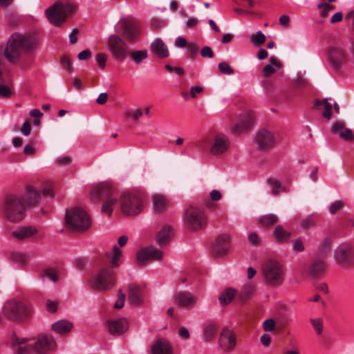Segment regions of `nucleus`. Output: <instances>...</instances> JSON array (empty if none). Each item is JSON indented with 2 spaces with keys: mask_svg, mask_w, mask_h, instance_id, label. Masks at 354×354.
Instances as JSON below:
<instances>
[{
  "mask_svg": "<svg viewBox=\"0 0 354 354\" xmlns=\"http://www.w3.org/2000/svg\"><path fill=\"white\" fill-rule=\"evenodd\" d=\"M118 32H120L130 41H135L140 34L138 24L129 18L121 19L118 24Z\"/></svg>",
  "mask_w": 354,
  "mask_h": 354,
  "instance_id": "12",
  "label": "nucleus"
},
{
  "mask_svg": "<svg viewBox=\"0 0 354 354\" xmlns=\"http://www.w3.org/2000/svg\"><path fill=\"white\" fill-rule=\"evenodd\" d=\"M107 45L109 52L115 59L122 62L129 55L127 44L117 35H111L109 37Z\"/></svg>",
  "mask_w": 354,
  "mask_h": 354,
  "instance_id": "11",
  "label": "nucleus"
},
{
  "mask_svg": "<svg viewBox=\"0 0 354 354\" xmlns=\"http://www.w3.org/2000/svg\"><path fill=\"white\" fill-rule=\"evenodd\" d=\"M315 105L317 106L319 105H324V112L322 115L326 119H330L332 115V106L328 102L327 99L323 100H317Z\"/></svg>",
  "mask_w": 354,
  "mask_h": 354,
  "instance_id": "41",
  "label": "nucleus"
},
{
  "mask_svg": "<svg viewBox=\"0 0 354 354\" xmlns=\"http://www.w3.org/2000/svg\"><path fill=\"white\" fill-rule=\"evenodd\" d=\"M281 63L278 61V59L276 57H270V63L268 65H266L263 69L264 77H270L271 75L275 73L277 69H279L281 67Z\"/></svg>",
  "mask_w": 354,
  "mask_h": 354,
  "instance_id": "34",
  "label": "nucleus"
},
{
  "mask_svg": "<svg viewBox=\"0 0 354 354\" xmlns=\"http://www.w3.org/2000/svg\"><path fill=\"white\" fill-rule=\"evenodd\" d=\"M43 277H47L53 282H56L57 280V271L53 268H47L44 271Z\"/></svg>",
  "mask_w": 354,
  "mask_h": 354,
  "instance_id": "47",
  "label": "nucleus"
},
{
  "mask_svg": "<svg viewBox=\"0 0 354 354\" xmlns=\"http://www.w3.org/2000/svg\"><path fill=\"white\" fill-rule=\"evenodd\" d=\"M71 162V158L68 156L59 157L55 160L56 165L59 166L68 165Z\"/></svg>",
  "mask_w": 354,
  "mask_h": 354,
  "instance_id": "60",
  "label": "nucleus"
},
{
  "mask_svg": "<svg viewBox=\"0 0 354 354\" xmlns=\"http://www.w3.org/2000/svg\"><path fill=\"white\" fill-rule=\"evenodd\" d=\"M326 270V264L323 261L315 260L312 262L310 268V275L313 278L322 276Z\"/></svg>",
  "mask_w": 354,
  "mask_h": 354,
  "instance_id": "32",
  "label": "nucleus"
},
{
  "mask_svg": "<svg viewBox=\"0 0 354 354\" xmlns=\"http://www.w3.org/2000/svg\"><path fill=\"white\" fill-rule=\"evenodd\" d=\"M27 338L19 337L14 334L11 337L12 348L15 354H32L34 353L33 344H28Z\"/></svg>",
  "mask_w": 354,
  "mask_h": 354,
  "instance_id": "19",
  "label": "nucleus"
},
{
  "mask_svg": "<svg viewBox=\"0 0 354 354\" xmlns=\"http://www.w3.org/2000/svg\"><path fill=\"white\" fill-rule=\"evenodd\" d=\"M255 290V286L252 283H248L245 284L241 290L239 294V297L241 300L245 301L247 300L254 292Z\"/></svg>",
  "mask_w": 354,
  "mask_h": 354,
  "instance_id": "38",
  "label": "nucleus"
},
{
  "mask_svg": "<svg viewBox=\"0 0 354 354\" xmlns=\"http://www.w3.org/2000/svg\"><path fill=\"white\" fill-rule=\"evenodd\" d=\"M152 354H173L172 346L166 339H158L151 347Z\"/></svg>",
  "mask_w": 354,
  "mask_h": 354,
  "instance_id": "28",
  "label": "nucleus"
},
{
  "mask_svg": "<svg viewBox=\"0 0 354 354\" xmlns=\"http://www.w3.org/2000/svg\"><path fill=\"white\" fill-rule=\"evenodd\" d=\"M338 136L344 141H352L354 139V136L351 130L348 128L342 130Z\"/></svg>",
  "mask_w": 354,
  "mask_h": 354,
  "instance_id": "48",
  "label": "nucleus"
},
{
  "mask_svg": "<svg viewBox=\"0 0 354 354\" xmlns=\"http://www.w3.org/2000/svg\"><path fill=\"white\" fill-rule=\"evenodd\" d=\"M344 206V203L341 201H336L333 202L330 207H329V212L331 214H334L335 212H337L338 210L342 209Z\"/></svg>",
  "mask_w": 354,
  "mask_h": 354,
  "instance_id": "54",
  "label": "nucleus"
},
{
  "mask_svg": "<svg viewBox=\"0 0 354 354\" xmlns=\"http://www.w3.org/2000/svg\"><path fill=\"white\" fill-rule=\"evenodd\" d=\"M254 123V115L252 111H245L240 114L236 124L232 128L234 134L239 135L248 131Z\"/></svg>",
  "mask_w": 354,
  "mask_h": 354,
  "instance_id": "16",
  "label": "nucleus"
},
{
  "mask_svg": "<svg viewBox=\"0 0 354 354\" xmlns=\"http://www.w3.org/2000/svg\"><path fill=\"white\" fill-rule=\"evenodd\" d=\"M219 71L224 75H232L234 73V69L230 66V64L225 62H222L218 64Z\"/></svg>",
  "mask_w": 354,
  "mask_h": 354,
  "instance_id": "46",
  "label": "nucleus"
},
{
  "mask_svg": "<svg viewBox=\"0 0 354 354\" xmlns=\"http://www.w3.org/2000/svg\"><path fill=\"white\" fill-rule=\"evenodd\" d=\"M248 241L250 244L257 245L259 243L258 234L256 232H251L248 237Z\"/></svg>",
  "mask_w": 354,
  "mask_h": 354,
  "instance_id": "63",
  "label": "nucleus"
},
{
  "mask_svg": "<svg viewBox=\"0 0 354 354\" xmlns=\"http://www.w3.org/2000/svg\"><path fill=\"white\" fill-rule=\"evenodd\" d=\"M75 9L74 5L56 2L46 10V15L51 24L59 26L65 21L68 15L73 12Z\"/></svg>",
  "mask_w": 354,
  "mask_h": 354,
  "instance_id": "5",
  "label": "nucleus"
},
{
  "mask_svg": "<svg viewBox=\"0 0 354 354\" xmlns=\"http://www.w3.org/2000/svg\"><path fill=\"white\" fill-rule=\"evenodd\" d=\"M122 255L121 250L115 245L113 247L111 254L106 253V257L110 259L111 263L115 268L120 266V259Z\"/></svg>",
  "mask_w": 354,
  "mask_h": 354,
  "instance_id": "36",
  "label": "nucleus"
},
{
  "mask_svg": "<svg viewBox=\"0 0 354 354\" xmlns=\"http://www.w3.org/2000/svg\"><path fill=\"white\" fill-rule=\"evenodd\" d=\"M334 260L341 267H354L353 246L348 243L339 244L334 251Z\"/></svg>",
  "mask_w": 354,
  "mask_h": 354,
  "instance_id": "9",
  "label": "nucleus"
},
{
  "mask_svg": "<svg viewBox=\"0 0 354 354\" xmlns=\"http://www.w3.org/2000/svg\"><path fill=\"white\" fill-rule=\"evenodd\" d=\"M230 246V236L228 234H221L218 236L213 245V252L219 256L226 254Z\"/></svg>",
  "mask_w": 354,
  "mask_h": 354,
  "instance_id": "24",
  "label": "nucleus"
},
{
  "mask_svg": "<svg viewBox=\"0 0 354 354\" xmlns=\"http://www.w3.org/2000/svg\"><path fill=\"white\" fill-rule=\"evenodd\" d=\"M38 233V230L33 226L28 225L19 227L12 232V236L18 240H25L35 236Z\"/></svg>",
  "mask_w": 354,
  "mask_h": 354,
  "instance_id": "25",
  "label": "nucleus"
},
{
  "mask_svg": "<svg viewBox=\"0 0 354 354\" xmlns=\"http://www.w3.org/2000/svg\"><path fill=\"white\" fill-rule=\"evenodd\" d=\"M61 66L63 68L66 69L68 73H71L73 67L70 58L66 56H62L60 60Z\"/></svg>",
  "mask_w": 354,
  "mask_h": 354,
  "instance_id": "51",
  "label": "nucleus"
},
{
  "mask_svg": "<svg viewBox=\"0 0 354 354\" xmlns=\"http://www.w3.org/2000/svg\"><path fill=\"white\" fill-rule=\"evenodd\" d=\"M11 89L3 84H0V96L3 97H9L12 95Z\"/></svg>",
  "mask_w": 354,
  "mask_h": 354,
  "instance_id": "56",
  "label": "nucleus"
},
{
  "mask_svg": "<svg viewBox=\"0 0 354 354\" xmlns=\"http://www.w3.org/2000/svg\"><path fill=\"white\" fill-rule=\"evenodd\" d=\"M151 50L160 59L167 57L169 55L167 45L158 38L151 43Z\"/></svg>",
  "mask_w": 354,
  "mask_h": 354,
  "instance_id": "27",
  "label": "nucleus"
},
{
  "mask_svg": "<svg viewBox=\"0 0 354 354\" xmlns=\"http://www.w3.org/2000/svg\"><path fill=\"white\" fill-rule=\"evenodd\" d=\"M310 322L318 334H321L323 330V324L321 319H311Z\"/></svg>",
  "mask_w": 354,
  "mask_h": 354,
  "instance_id": "55",
  "label": "nucleus"
},
{
  "mask_svg": "<svg viewBox=\"0 0 354 354\" xmlns=\"http://www.w3.org/2000/svg\"><path fill=\"white\" fill-rule=\"evenodd\" d=\"M37 46L38 41L35 36L14 33L8 41L4 53L5 57L10 63L17 64L23 53L32 52Z\"/></svg>",
  "mask_w": 354,
  "mask_h": 354,
  "instance_id": "1",
  "label": "nucleus"
},
{
  "mask_svg": "<svg viewBox=\"0 0 354 354\" xmlns=\"http://www.w3.org/2000/svg\"><path fill=\"white\" fill-rule=\"evenodd\" d=\"M236 290L233 288H227L218 297L221 305L225 306L229 304L233 299Z\"/></svg>",
  "mask_w": 354,
  "mask_h": 354,
  "instance_id": "37",
  "label": "nucleus"
},
{
  "mask_svg": "<svg viewBox=\"0 0 354 354\" xmlns=\"http://www.w3.org/2000/svg\"><path fill=\"white\" fill-rule=\"evenodd\" d=\"M184 221L189 230L198 231L205 227L207 218L202 211L190 207L185 213Z\"/></svg>",
  "mask_w": 354,
  "mask_h": 354,
  "instance_id": "10",
  "label": "nucleus"
},
{
  "mask_svg": "<svg viewBox=\"0 0 354 354\" xmlns=\"http://www.w3.org/2000/svg\"><path fill=\"white\" fill-rule=\"evenodd\" d=\"M10 257L12 261L19 263H24L27 260L26 255L20 252H12Z\"/></svg>",
  "mask_w": 354,
  "mask_h": 354,
  "instance_id": "50",
  "label": "nucleus"
},
{
  "mask_svg": "<svg viewBox=\"0 0 354 354\" xmlns=\"http://www.w3.org/2000/svg\"><path fill=\"white\" fill-rule=\"evenodd\" d=\"M278 217L273 214L263 215L259 218V222L262 226H271L274 225L278 221Z\"/></svg>",
  "mask_w": 354,
  "mask_h": 354,
  "instance_id": "39",
  "label": "nucleus"
},
{
  "mask_svg": "<svg viewBox=\"0 0 354 354\" xmlns=\"http://www.w3.org/2000/svg\"><path fill=\"white\" fill-rule=\"evenodd\" d=\"M143 114L141 109H136L127 113L129 117H131L134 120H138Z\"/></svg>",
  "mask_w": 354,
  "mask_h": 354,
  "instance_id": "64",
  "label": "nucleus"
},
{
  "mask_svg": "<svg viewBox=\"0 0 354 354\" xmlns=\"http://www.w3.org/2000/svg\"><path fill=\"white\" fill-rule=\"evenodd\" d=\"M31 129H31L30 122L29 121H26V122L23 124V125H22V127H21V128L20 131H21V133H22L24 136H29V135H30V132H31Z\"/></svg>",
  "mask_w": 354,
  "mask_h": 354,
  "instance_id": "61",
  "label": "nucleus"
},
{
  "mask_svg": "<svg viewBox=\"0 0 354 354\" xmlns=\"http://www.w3.org/2000/svg\"><path fill=\"white\" fill-rule=\"evenodd\" d=\"M143 204L141 198L134 192H126L121 202L122 212L127 216H136L141 212Z\"/></svg>",
  "mask_w": 354,
  "mask_h": 354,
  "instance_id": "8",
  "label": "nucleus"
},
{
  "mask_svg": "<svg viewBox=\"0 0 354 354\" xmlns=\"http://www.w3.org/2000/svg\"><path fill=\"white\" fill-rule=\"evenodd\" d=\"M171 227L165 225L157 234V242L160 245H165L170 241V233Z\"/></svg>",
  "mask_w": 354,
  "mask_h": 354,
  "instance_id": "33",
  "label": "nucleus"
},
{
  "mask_svg": "<svg viewBox=\"0 0 354 354\" xmlns=\"http://www.w3.org/2000/svg\"><path fill=\"white\" fill-rule=\"evenodd\" d=\"M2 216L8 222L17 223L26 217L24 201L19 196H7L2 205Z\"/></svg>",
  "mask_w": 354,
  "mask_h": 354,
  "instance_id": "2",
  "label": "nucleus"
},
{
  "mask_svg": "<svg viewBox=\"0 0 354 354\" xmlns=\"http://www.w3.org/2000/svg\"><path fill=\"white\" fill-rule=\"evenodd\" d=\"M218 344L224 352H232L236 346V334L229 328H223L221 333Z\"/></svg>",
  "mask_w": 354,
  "mask_h": 354,
  "instance_id": "18",
  "label": "nucleus"
},
{
  "mask_svg": "<svg viewBox=\"0 0 354 354\" xmlns=\"http://www.w3.org/2000/svg\"><path fill=\"white\" fill-rule=\"evenodd\" d=\"M328 55L331 64L335 69H338L346 59L345 50L340 45L330 46Z\"/></svg>",
  "mask_w": 354,
  "mask_h": 354,
  "instance_id": "20",
  "label": "nucleus"
},
{
  "mask_svg": "<svg viewBox=\"0 0 354 354\" xmlns=\"http://www.w3.org/2000/svg\"><path fill=\"white\" fill-rule=\"evenodd\" d=\"M345 124L343 122H335L331 129V131L334 134L339 135V132L342 131V130L345 129Z\"/></svg>",
  "mask_w": 354,
  "mask_h": 354,
  "instance_id": "53",
  "label": "nucleus"
},
{
  "mask_svg": "<svg viewBox=\"0 0 354 354\" xmlns=\"http://www.w3.org/2000/svg\"><path fill=\"white\" fill-rule=\"evenodd\" d=\"M128 299L131 304L136 306L140 305L142 303L141 290L138 286H129Z\"/></svg>",
  "mask_w": 354,
  "mask_h": 354,
  "instance_id": "31",
  "label": "nucleus"
},
{
  "mask_svg": "<svg viewBox=\"0 0 354 354\" xmlns=\"http://www.w3.org/2000/svg\"><path fill=\"white\" fill-rule=\"evenodd\" d=\"M115 190L109 183H101L93 187L91 192V196L93 199L102 200L108 198Z\"/></svg>",
  "mask_w": 354,
  "mask_h": 354,
  "instance_id": "23",
  "label": "nucleus"
},
{
  "mask_svg": "<svg viewBox=\"0 0 354 354\" xmlns=\"http://www.w3.org/2000/svg\"><path fill=\"white\" fill-rule=\"evenodd\" d=\"M126 296L122 292V290H119L118 292V299L116 300L114 308L115 309H120L124 306Z\"/></svg>",
  "mask_w": 354,
  "mask_h": 354,
  "instance_id": "49",
  "label": "nucleus"
},
{
  "mask_svg": "<svg viewBox=\"0 0 354 354\" xmlns=\"http://www.w3.org/2000/svg\"><path fill=\"white\" fill-rule=\"evenodd\" d=\"M73 327V323L65 319L58 320L52 324V330L61 335H65L70 333Z\"/></svg>",
  "mask_w": 354,
  "mask_h": 354,
  "instance_id": "30",
  "label": "nucleus"
},
{
  "mask_svg": "<svg viewBox=\"0 0 354 354\" xmlns=\"http://www.w3.org/2000/svg\"><path fill=\"white\" fill-rule=\"evenodd\" d=\"M129 327L128 322L124 318H120L109 322V330L113 335H120L124 333Z\"/></svg>",
  "mask_w": 354,
  "mask_h": 354,
  "instance_id": "26",
  "label": "nucleus"
},
{
  "mask_svg": "<svg viewBox=\"0 0 354 354\" xmlns=\"http://www.w3.org/2000/svg\"><path fill=\"white\" fill-rule=\"evenodd\" d=\"M262 272L266 284L272 287L281 286L284 280V269L277 261L268 260L262 267Z\"/></svg>",
  "mask_w": 354,
  "mask_h": 354,
  "instance_id": "4",
  "label": "nucleus"
},
{
  "mask_svg": "<svg viewBox=\"0 0 354 354\" xmlns=\"http://www.w3.org/2000/svg\"><path fill=\"white\" fill-rule=\"evenodd\" d=\"M97 62L99 65V66L104 69L106 66V61L107 59V56L104 53H98L95 56Z\"/></svg>",
  "mask_w": 354,
  "mask_h": 354,
  "instance_id": "57",
  "label": "nucleus"
},
{
  "mask_svg": "<svg viewBox=\"0 0 354 354\" xmlns=\"http://www.w3.org/2000/svg\"><path fill=\"white\" fill-rule=\"evenodd\" d=\"M175 300L180 307L190 309L197 304L198 298L190 292L181 291L176 294Z\"/></svg>",
  "mask_w": 354,
  "mask_h": 354,
  "instance_id": "22",
  "label": "nucleus"
},
{
  "mask_svg": "<svg viewBox=\"0 0 354 354\" xmlns=\"http://www.w3.org/2000/svg\"><path fill=\"white\" fill-rule=\"evenodd\" d=\"M2 313L9 320L21 321L28 317L30 310L24 303L10 300L5 303Z\"/></svg>",
  "mask_w": 354,
  "mask_h": 354,
  "instance_id": "6",
  "label": "nucleus"
},
{
  "mask_svg": "<svg viewBox=\"0 0 354 354\" xmlns=\"http://www.w3.org/2000/svg\"><path fill=\"white\" fill-rule=\"evenodd\" d=\"M274 237L277 242L282 243L288 240L290 233L284 230L282 225H277L273 232Z\"/></svg>",
  "mask_w": 354,
  "mask_h": 354,
  "instance_id": "35",
  "label": "nucleus"
},
{
  "mask_svg": "<svg viewBox=\"0 0 354 354\" xmlns=\"http://www.w3.org/2000/svg\"><path fill=\"white\" fill-rule=\"evenodd\" d=\"M91 223L90 216L83 209L75 207L66 209L65 225L68 229L83 232L90 227Z\"/></svg>",
  "mask_w": 354,
  "mask_h": 354,
  "instance_id": "3",
  "label": "nucleus"
},
{
  "mask_svg": "<svg viewBox=\"0 0 354 354\" xmlns=\"http://www.w3.org/2000/svg\"><path fill=\"white\" fill-rule=\"evenodd\" d=\"M163 257V252L157 248L150 246L141 249L137 252L136 261L139 266H142L150 261H160Z\"/></svg>",
  "mask_w": 354,
  "mask_h": 354,
  "instance_id": "15",
  "label": "nucleus"
},
{
  "mask_svg": "<svg viewBox=\"0 0 354 354\" xmlns=\"http://www.w3.org/2000/svg\"><path fill=\"white\" fill-rule=\"evenodd\" d=\"M319 9H322L321 10V16L322 17H328L329 12L334 10V6L330 5L328 3H321L317 6Z\"/></svg>",
  "mask_w": 354,
  "mask_h": 354,
  "instance_id": "45",
  "label": "nucleus"
},
{
  "mask_svg": "<svg viewBox=\"0 0 354 354\" xmlns=\"http://www.w3.org/2000/svg\"><path fill=\"white\" fill-rule=\"evenodd\" d=\"M91 283L93 288L101 291L111 288L115 283V273L113 270L110 266L102 268L100 271L93 276Z\"/></svg>",
  "mask_w": 354,
  "mask_h": 354,
  "instance_id": "7",
  "label": "nucleus"
},
{
  "mask_svg": "<svg viewBox=\"0 0 354 354\" xmlns=\"http://www.w3.org/2000/svg\"><path fill=\"white\" fill-rule=\"evenodd\" d=\"M229 147L230 141L226 136L222 134L216 135L214 138L209 152L214 156L221 155L226 152Z\"/></svg>",
  "mask_w": 354,
  "mask_h": 354,
  "instance_id": "21",
  "label": "nucleus"
},
{
  "mask_svg": "<svg viewBox=\"0 0 354 354\" xmlns=\"http://www.w3.org/2000/svg\"><path fill=\"white\" fill-rule=\"evenodd\" d=\"M263 326L265 331H272L274 329L275 322L273 319H267L264 321Z\"/></svg>",
  "mask_w": 354,
  "mask_h": 354,
  "instance_id": "59",
  "label": "nucleus"
},
{
  "mask_svg": "<svg viewBox=\"0 0 354 354\" xmlns=\"http://www.w3.org/2000/svg\"><path fill=\"white\" fill-rule=\"evenodd\" d=\"M268 183L272 188V194L274 196L278 195L281 191V183L277 180L270 178L268 180Z\"/></svg>",
  "mask_w": 354,
  "mask_h": 354,
  "instance_id": "44",
  "label": "nucleus"
},
{
  "mask_svg": "<svg viewBox=\"0 0 354 354\" xmlns=\"http://www.w3.org/2000/svg\"><path fill=\"white\" fill-rule=\"evenodd\" d=\"M266 40L265 35L261 31H258L256 35H252L250 37V43L253 46H258L263 44Z\"/></svg>",
  "mask_w": 354,
  "mask_h": 354,
  "instance_id": "43",
  "label": "nucleus"
},
{
  "mask_svg": "<svg viewBox=\"0 0 354 354\" xmlns=\"http://www.w3.org/2000/svg\"><path fill=\"white\" fill-rule=\"evenodd\" d=\"M255 143L260 151H269L276 145L275 134L268 129H261L257 133Z\"/></svg>",
  "mask_w": 354,
  "mask_h": 354,
  "instance_id": "14",
  "label": "nucleus"
},
{
  "mask_svg": "<svg viewBox=\"0 0 354 354\" xmlns=\"http://www.w3.org/2000/svg\"><path fill=\"white\" fill-rule=\"evenodd\" d=\"M169 206V201L162 194H156L153 198V210L155 213L159 214L167 209Z\"/></svg>",
  "mask_w": 354,
  "mask_h": 354,
  "instance_id": "29",
  "label": "nucleus"
},
{
  "mask_svg": "<svg viewBox=\"0 0 354 354\" xmlns=\"http://www.w3.org/2000/svg\"><path fill=\"white\" fill-rule=\"evenodd\" d=\"M51 194V190L49 188L41 189L33 185H28L26 187V193L24 198L28 205H36L41 198V196H47Z\"/></svg>",
  "mask_w": 354,
  "mask_h": 354,
  "instance_id": "17",
  "label": "nucleus"
},
{
  "mask_svg": "<svg viewBox=\"0 0 354 354\" xmlns=\"http://www.w3.org/2000/svg\"><path fill=\"white\" fill-rule=\"evenodd\" d=\"M201 54L203 57L212 58L214 57V53L209 46L203 47L201 49Z\"/></svg>",
  "mask_w": 354,
  "mask_h": 354,
  "instance_id": "62",
  "label": "nucleus"
},
{
  "mask_svg": "<svg viewBox=\"0 0 354 354\" xmlns=\"http://www.w3.org/2000/svg\"><path fill=\"white\" fill-rule=\"evenodd\" d=\"M32 344L34 353L36 354H47L57 346L54 337L51 335L45 333L39 334L36 342Z\"/></svg>",
  "mask_w": 354,
  "mask_h": 354,
  "instance_id": "13",
  "label": "nucleus"
},
{
  "mask_svg": "<svg viewBox=\"0 0 354 354\" xmlns=\"http://www.w3.org/2000/svg\"><path fill=\"white\" fill-rule=\"evenodd\" d=\"M165 69L169 72H175L177 75L182 76L185 74V71L182 67L171 66L169 64L165 65Z\"/></svg>",
  "mask_w": 354,
  "mask_h": 354,
  "instance_id": "58",
  "label": "nucleus"
},
{
  "mask_svg": "<svg viewBox=\"0 0 354 354\" xmlns=\"http://www.w3.org/2000/svg\"><path fill=\"white\" fill-rule=\"evenodd\" d=\"M187 56L188 58L194 57L198 52V46L195 43H189L187 45Z\"/></svg>",
  "mask_w": 354,
  "mask_h": 354,
  "instance_id": "52",
  "label": "nucleus"
},
{
  "mask_svg": "<svg viewBox=\"0 0 354 354\" xmlns=\"http://www.w3.org/2000/svg\"><path fill=\"white\" fill-rule=\"evenodd\" d=\"M129 55L131 56V59L136 64H138L147 58L148 53L147 50H140L132 52L129 51Z\"/></svg>",
  "mask_w": 354,
  "mask_h": 354,
  "instance_id": "40",
  "label": "nucleus"
},
{
  "mask_svg": "<svg viewBox=\"0 0 354 354\" xmlns=\"http://www.w3.org/2000/svg\"><path fill=\"white\" fill-rule=\"evenodd\" d=\"M218 329V326L214 324L206 326L203 330V337L206 341H209L215 335Z\"/></svg>",
  "mask_w": 354,
  "mask_h": 354,
  "instance_id": "42",
  "label": "nucleus"
}]
</instances>
